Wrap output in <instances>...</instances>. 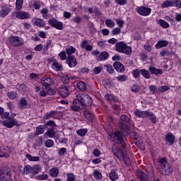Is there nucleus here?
I'll return each instance as SVG.
<instances>
[{"label": "nucleus", "instance_id": "8", "mask_svg": "<svg viewBox=\"0 0 181 181\" xmlns=\"http://www.w3.org/2000/svg\"><path fill=\"white\" fill-rule=\"evenodd\" d=\"M136 11L139 15H141V16H149V15H151V12H152L151 8L145 6L137 7Z\"/></svg>", "mask_w": 181, "mask_h": 181}, {"label": "nucleus", "instance_id": "9", "mask_svg": "<svg viewBox=\"0 0 181 181\" xmlns=\"http://www.w3.org/2000/svg\"><path fill=\"white\" fill-rule=\"evenodd\" d=\"M48 23L49 26H52V28H55V29H58L59 30H63V23L58 21L55 18L49 19Z\"/></svg>", "mask_w": 181, "mask_h": 181}, {"label": "nucleus", "instance_id": "13", "mask_svg": "<svg viewBox=\"0 0 181 181\" xmlns=\"http://www.w3.org/2000/svg\"><path fill=\"white\" fill-rule=\"evenodd\" d=\"M59 93L61 97L66 98V97H69L70 92L69 91V88L66 86V85H62L59 89Z\"/></svg>", "mask_w": 181, "mask_h": 181}, {"label": "nucleus", "instance_id": "22", "mask_svg": "<svg viewBox=\"0 0 181 181\" xmlns=\"http://www.w3.org/2000/svg\"><path fill=\"white\" fill-rule=\"evenodd\" d=\"M161 8H169L170 6H175V0L165 1L160 4Z\"/></svg>", "mask_w": 181, "mask_h": 181}, {"label": "nucleus", "instance_id": "58", "mask_svg": "<svg viewBox=\"0 0 181 181\" xmlns=\"http://www.w3.org/2000/svg\"><path fill=\"white\" fill-rule=\"evenodd\" d=\"M69 81H70V78H69V76H68V75H64V76L62 77V82L64 84H67V83H69Z\"/></svg>", "mask_w": 181, "mask_h": 181}, {"label": "nucleus", "instance_id": "60", "mask_svg": "<svg viewBox=\"0 0 181 181\" xmlns=\"http://www.w3.org/2000/svg\"><path fill=\"white\" fill-rule=\"evenodd\" d=\"M133 76L135 77V78H138L139 76H141V69H134L133 71Z\"/></svg>", "mask_w": 181, "mask_h": 181}, {"label": "nucleus", "instance_id": "33", "mask_svg": "<svg viewBox=\"0 0 181 181\" xmlns=\"http://www.w3.org/2000/svg\"><path fill=\"white\" fill-rule=\"evenodd\" d=\"M49 176H52V177H57V176H59V169L57 168L50 169Z\"/></svg>", "mask_w": 181, "mask_h": 181}, {"label": "nucleus", "instance_id": "51", "mask_svg": "<svg viewBox=\"0 0 181 181\" xmlns=\"http://www.w3.org/2000/svg\"><path fill=\"white\" fill-rule=\"evenodd\" d=\"M77 134L79 135V136H84L86 134H87V129H80L77 130Z\"/></svg>", "mask_w": 181, "mask_h": 181}, {"label": "nucleus", "instance_id": "46", "mask_svg": "<svg viewBox=\"0 0 181 181\" xmlns=\"http://www.w3.org/2000/svg\"><path fill=\"white\" fill-rule=\"evenodd\" d=\"M105 25L108 28H114L115 26V23L111 19H107L105 21Z\"/></svg>", "mask_w": 181, "mask_h": 181}, {"label": "nucleus", "instance_id": "31", "mask_svg": "<svg viewBox=\"0 0 181 181\" xmlns=\"http://www.w3.org/2000/svg\"><path fill=\"white\" fill-rule=\"evenodd\" d=\"M52 68L53 70H54L55 71H62V70L63 69V66H62V64H59V62H54L52 64Z\"/></svg>", "mask_w": 181, "mask_h": 181}, {"label": "nucleus", "instance_id": "57", "mask_svg": "<svg viewBox=\"0 0 181 181\" xmlns=\"http://www.w3.org/2000/svg\"><path fill=\"white\" fill-rule=\"evenodd\" d=\"M118 81H127L128 80V77L125 75H120L116 77Z\"/></svg>", "mask_w": 181, "mask_h": 181}, {"label": "nucleus", "instance_id": "59", "mask_svg": "<svg viewBox=\"0 0 181 181\" xmlns=\"http://www.w3.org/2000/svg\"><path fill=\"white\" fill-rule=\"evenodd\" d=\"M53 145H54V141H53L52 139H49L45 142V146L47 148H52Z\"/></svg>", "mask_w": 181, "mask_h": 181}, {"label": "nucleus", "instance_id": "62", "mask_svg": "<svg viewBox=\"0 0 181 181\" xmlns=\"http://www.w3.org/2000/svg\"><path fill=\"white\" fill-rule=\"evenodd\" d=\"M119 33H121V28H116L112 30V35H119Z\"/></svg>", "mask_w": 181, "mask_h": 181}, {"label": "nucleus", "instance_id": "41", "mask_svg": "<svg viewBox=\"0 0 181 181\" xmlns=\"http://www.w3.org/2000/svg\"><path fill=\"white\" fill-rule=\"evenodd\" d=\"M110 57V54L107 52H103L99 55L100 60H107Z\"/></svg>", "mask_w": 181, "mask_h": 181}, {"label": "nucleus", "instance_id": "52", "mask_svg": "<svg viewBox=\"0 0 181 181\" xmlns=\"http://www.w3.org/2000/svg\"><path fill=\"white\" fill-rule=\"evenodd\" d=\"M66 152H67V149L64 147L61 148L58 150V154L59 156H64L66 155Z\"/></svg>", "mask_w": 181, "mask_h": 181}, {"label": "nucleus", "instance_id": "23", "mask_svg": "<svg viewBox=\"0 0 181 181\" xmlns=\"http://www.w3.org/2000/svg\"><path fill=\"white\" fill-rule=\"evenodd\" d=\"M165 139L168 143V145H173L175 142V136L172 133H168L166 134Z\"/></svg>", "mask_w": 181, "mask_h": 181}, {"label": "nucleus", "instance_id": "11", "mask_svg": "<svg viewBox=\"0 0 181 181\" xmlns=\"http://www.w3.org/2000/svg\"><path fill=\"white\" fill-rule=\"evenodd\" d=\"M8 119L11 122L8 120H4L3 122L4 127H6V128H13V127H18L19 125L17 119H12V117H9Z\"/></svg>", "mask_w": 181, "mask_h": 181}, {"label": "nucleus", "instance_id": "49", "mask_svg": "<svg viewBox=\"0 0 181 181\" xmlns=\"http://www.w3.org/2000/svg\"><path fill=\"white\" fill-rule=\"evenodd\" d=\"M112 107L114 110L115 114H119V106H118V103H115L112 105Z\"/></svg>", "mask_w": 181, "mask_h": 181}, {"label": "nucleus", "instance_id": "1", "mask_svg": "<svg viewBox=\"0 0 181 181\" xmlns=\"http://www.w3.org/2000/svg\"><path fill=\"white\" fill-rule=\"evenodd\" d=\"M119 128L121 129L122 132H126L124 134L125 136L129 135V129H131V120L127 115H123L120 116Z\"/></svg>", "mask_w": 181, "mask_h": 181}, {"label": "nucleus", "instance_id": "26", "mask_svg": "<svg viewBox=\"0 0 181 181\" xmlns=\"http://www.w3.org/2000/svg\"><path fill=\"white\" fill-rule=\"evenodd\" d=\"M134 144L140 148L141 151H145V143H144V140H142V139H139V140L134 141Z\"/></svg>", "mask_w": 181, "mask_h": 181}, {"label": "nucleus", "instance_id": "5", "mask_svg": "<svg viewBox=\"0 0 181 181\" xmlns=\"http://www.w3.org/2000/svg\"><path fill=\"white\" fill-rule=\"evenodd\" d=\"M160 173L161 175L169 176V175L173 173V168H172V165L169 163H164L160 168Z\"/></svg>", "mask_w": 181, "mask_h": 181}, {"label": "nucleus", "instance_id": "45", "mask_svg": "<svg viewBox=\"0 0 181 181\" xmlns=\"http://www.w3.org/2000/svg\"><path fill=\"white\" fill-rule=\"evenodd\" d=\"M84 117L86 118V119H89V121H91L93 118H94V115H93L91 112L88 111H86L84 112Z\"/></svg>", "mask_w": 181, "mask_h": 181}, {"label": "nucleus", "instance_id": "10", "mask_svg": "<svg viewBox=\"0 0 181 181\" xmlns=\"http://www.w3.org/2000/svg\"><path fill=\"white\" fill-rule=\"evenodd\" d=\"M114 139L118 141L119 144L121 145L122 148H126L127 144L124 141V139L122 138V134L119 132V131H116L113 135Z\"/></svg>", "mask_w": 181, "mask_h": 181}, {"label": "nucleus", "instance_id": "56", "mask_svg": "<svg viewBox=\"0 0 181 181\" xmlns=\"http://www.w3.org/2000/svg\"><path fill=\"white\" fill-rule=\"evenodd\" d=\"M148 117L153 124H156V116L153 113L150 112Z\"/></svg>", "mask_w": 181, "mask_h": 181}, {"label": "nucleus", "instance_id": "54", "mask_svg": "<svg viewBox=\"0 0 181 181\" xmlns=\"http://www.w3.org/2000/svg\"><path fill=\"white\" fill-rule=\"evenodd\" d=\"M149 90L151 91V93H153V94H157L158 91H159V89H158V88H156V86L154 85L150 86Z\"/></svg>", "mask_w": 181, "mask_h": 181}, {"label": "nucleus", "instance_id": "18", "mask_svg": "<svg viewBox=\"0 0 181 181\" xmlns=\"http://www.w3.org/2000/svg\"><path fill=\"white\" fill-rule=\"evenodd\" d=\"M105 100H107V101H108V103H110V104L112 105V104H115V103L117 104H119V102H118V100H117V99L115 98V97H114V95H112V94H106L105 95Z\"/></svg>", "mask_w": 181, "mask_h": 181}, {"label": "nucleus", "instance_id": "42", "mask_svg": "<svg viewBox=\"0 0 181 181\" xmlns=\"http://www.w3.org/2000/svg\"><path fill=\"white\" fill-rule=\"evenodd\" d=\"M66 53L68 54V56H71L73 53H76V48L69 47L66 49Z\"/></svg>", "mask_w": 181, "mask_h": 181}, {"label": "nucleus", "instance_id": "30", "mask_svg": "<svg viewBox=\"0 0 181 181\" xmlns=\"http://www.w3.org/2000/svg\"><path fill=\"white\" fill-rule=\"evenodd\" d=\"M148 70L151 74H155L156 76H158V74H162L163 71L162 69H157L154 66H151Z\"/></svg>", "mask_w": 181, "mask_h": 181}, {"label": "nucleus", "instance_id": "32", "mask_svg": "<svg viewBox=\"0 0 181 181\" xmlns=\"http://www.w3.org/2000/svg\"><path fill=\"white\" fill-rule=\"evenodd\" d=\"M28 105V100L25 98H22L18 103L19 108L25 110Z\"/></svg>", "mask_w": 181, "mask_h": 181}, {"label": "nucleus", "instance_id": "2", "mask_svg": "<svg viewBox=\"0 0 181 181\" xmlns=\"http://www.w3.org/2000/svg\"><path fill=\"white\" fill-rule=\"evenodd\" d=\"M116 52L118 53H124L127 56H131L132 54V48L130 46L127 45L125 42H119L115 45Z\"/></svg>", "mask_w": 181, "mask_h": 181}, {"label": "nucleus", "instance_id": "16", "mask_svg": "<svg viewBox=\"0 0 181 181\" xmlns=\"http://www.w3.org/2000/svg\"><path fill=\"white\" fill-rule=\"evenodd\" d=\"M113 67L116 71H118V73H124V71H125V67L124 66V64L119 62H115L113 64Z\"/></svg>", "mask_w": 181, "mask_h": 181}, {"label": "nucleus", "instance_id": "36", "mask_svg": "<svg viewBox=\"0 0 181 181\" xmlns=\"http://www.w3.org/2000/svg\"><path fill=\"white\" fill-rule=\"evenodd\" d=\"M56 114H57V112L54 111V110H52L49 112H47V114L45 115V119H49V118H53V117H54V115H56Z\"/></svg>", "mask_w": 181, "mask_h": 181}, {"label": "nucleus", "instance_id": "34", "mask_svg": "<svg viewBox=\"0 0 181 181\" xmlns=\"http://www.w3.org/2000/svg\"><path fill=\"white\" fill-rule=\"evenodd\" d=\"M25 156L30 162H39V160H40V158L38 156H33L30 154H26Z\"/></svg>", "mask_w": 181, "mask_h": 181}, {"label": "nucleus", "instance_id": "25", "mask_svg": "<svg viewBox=\"0 0 181 181\" xmlns=\"http://www.w3.org/2000/svg\"><path fill=\"white\" fill-rule=\"evenodd\" d=\"M11 12V8L9 7H2L0 11V18H5Z\"/></svg>", "mask_w": 181, "mask_h": 181}, {"label": "nucleus", "instance_id": "35", "mask_svg": "<svg viewBox=\"0 0 181 181\" xmlns=\"http://www.w3.org/2000/svg\"><path fill=\"white\" fill-rule=\"evenodd\" d=\"M93 177L96 180H101V179H103V175L101 174V173L100 171L95 170L93 172Z\"/></svg>", "mask_w": 181, "mask_h": 181}, {"label": "nucleus", "instance_id": "37", "mask_svg": "<svg viewBox=\"0 0 181 181\" xmlns=\"http://www.w3.org/2000/svg\"><path fill=\"white\" fill-rule=\"evenodd\" d=\"M109 177L112 181H115L117 180V179H118V174H117V172H115V170H112L109 175Z\"/></svg>", "mask_w": 181, "mask_h": 181}, {"label": "nucleus", "instance_id": "39", "mask_svg": "<svg viewBox=\"0 0 181 181\" xmlns=\"http://www.w3.org/2000/svg\"><path fill=\"white\" fill-rule=\"evenodd\" d=\"M45 128H47V127H52L51 129H54V128H56V127H57V125L53 120H49V121L47 122V124H45Z\"/></svg>", "mask_w": 181, "mask_h": 181}, {"label": "nucleus", "instance_id": "43", "mask_svg": "<svg viewBox=\"0 0 181 181\" xmlns=\"http://www.w3.org/2000/svg\"><path fill=\"white\" fill-rule=\"evenodd\" d=\"M37 180H47L49 175L47 174H42L36 176Z\"/></svg>", "mask_w": 181, "mask_h": 181}, {"label": "nucleus", "instance_id": "20", "mask_svg": "<svg viewBox=\"0 0 181 181\" xmlns=\"http://www.w3.org/2000/svg\"><path fill=\"white\" fill-rule=\"evenodd\" d=\"M136 175L141 181H148V176L146 175V174L144 172H142V170H138L136 172Z\"/></svg>", "mask_w": 181, "mask_h": 181}, {"label": "nucleus", "instance_id": "19", "mask_svg": "<svg viewBox=\"0 0 181 181\" xmlns=\"http://www.w3.org/2000/svg\"><path fill=\"white\" fill-rule=\"evenodd\" d=\"M16 16L18 19H29L30 15L27 12L18 11L16 13Z\"/></svg>", "mask_w": 181, "mask_h": 181}, {"label": "nucleus", "instance_id": "55", "mask_svg": "<svg viewBox=\"0 0 181 181\" xmlns=\"http://www.w3.org/2000/svg\"><path fill=\"white\" fill-rule=\"evenodd\" d=\"M67 180L66 181H74L76 180V175L73 173L66 174Z\"/></svg>", "mask_w": 181, "mask_h": 181}, {"label": "nucleus", "instance_id": "28", "mask_svg": "<svg viewBox=\"0 0 181 181\" xmlns=\"http://www.w3.org/2000/svg\"><path fill=\"white\" fill-rule=\"evenodd\" d=\"M34 22L35 26H38L39 28H45L46 26V23L40 18H35Z\"/></svg>", "mask_w": 181, "mask_h": 181}, {"label": "nucleus", "instance_id": "63", "mask_svg": "<svg viewBox=\"0 0 181 181\" xmlns=\"http://www.w3.org/2000/svg\"><path fill=\"white\" fill-rule=\"evenodd\" d=\"M8 98H10L11 100H15L16 97V93L15 92H9L8 93Z\"/></svg>", "mask_w": 181, "mask_h": 181}, {"label": "nucleus", "instance_id": "24", "mask_svg": "<svg viewBox=\"0 0 181 181\" xmlns=\"http://www.w3.org/2000/svg\"><path fill=\"white\" fill-rule=\"evenodd\" d=\"M168 45H169V42H168L165 40H162L157 42V44L156 45V49H162V47H166V46H168Z\"/></svg>", "mask_w": 181, "mask_h": 181}, {"label": "nucleus", "instance_id": "53", "mask_svg": "<svg viewBox=\"0 0 181 181\" xmlns=\"http://www.w3.org/2000/svg\"><path fill=\"white\" fill-rule=\"evenodd\" d=\"M23 173L25 175H29V173H32V167H30V165L25 166Z\"/></svg>", "mask_w": 181, "mask_h": 181}, {"label": "nucleus", "instance_id": "17", "mask_svg": "<svg viewBox=\"0 0 181 181\" xmlns=\"http://www.w3.org/2000/svg\"><path fill=\"white\" fill-rule=\"evenodd\" d=\"M56 94V90L53 89H47V90H42L40 93V95L41 97H46V95H54Z\"/></svg>", "mask_w": 181, "mask_h": 181}, {"label": "nucleus", "instance_id": "38", "mask_svg": "<svg viewBox=\"0 0 181 181\" xmlns=\"http://www.w3.org/2000/svg\"><path fill=\"white\" fill-rule=\"evenodd\" d=\"M141 74L144 78H151V74H149V71H146V69H141Z\"/></svg>", "mask_w": 181, "mask_h": 181}, {"label": "nucleus", "instance_id": "7", "mask_svg": "<svg viewBox=\"0 0 181 181\" xmlns=\"http://www.w3.org/2000/svg\"><path fill=\"white\" fill-rule=\"evenodd\" d=\"M41 83L42 84V90L51 89L50 86L54 84V80L52 78H42L41 79Z\"/></svg>", "mask_w": 181, "mask_h": 181}, {"label": "nucleus", "instance_id": "21", "mask_svg": "<svg viewBox=\"0 0 181 181\" xmlns=\"http://www.w3.org/2000/svg\"><path fill=\"white\" fill-rule=\"evenodd\" d=\"M46 136H49V138H54L56 136V132H54V129H47V132L44 134V138H46Z\"/></svg>", "mask_w": 181, "mask_h": 181}, {"label": "nucleus", "instance_id": "15", "mask_svg": "<svg viewBox=\"0 0 181 181\" xmlns=\"http://www.w3.org/2000/svg\"><path fill=\"white\" fill-rule=\"evenodd\" d=\"M66 63L70 68L76 67L77 66V59L74 55H69L66 59Z\"/></svg>", "mask_w": 181, "mask_h": 181}, {"label": "nucleus", "instance_id": "44", "mask_svg": "<svg viewBox=\"0 0 181 181\" xmlns=\"http://www.w3.org/2000/svg\"><path fill=\"white\" fill-rule=\"evenodd\" d=\"M22 5H23V0H16V8L17 11H21V9H22Z\"/></svg>", "mask_w": 181, "mask_h": 181}, {"label": "nucleus", "instance_id": "47", "mask_svg": "<svg viewBox=\"0 0 181 181\" xmlns=\"http://www.w3.org/2000/svg\"><path fill=\"white\" fill-rule=\"evenodd\" d=\"M77 87L80 91H86V83H84V82H78L77 83Z\"/></svg>", "mask_w": 181, "mask_h": 181}, {"label": "nucleus", "instance_id": "27", "mask_svg": "<svg viewBox=\"0 0 181 181\" xmlns=\"http://www.w3.org/2000/svg\"><path fill=\"white\" fill-rule=\"evenodd\" d=\"M46 130V126L44 125H40L36 127V132H35V136H37V135H40L42 134H44L45 131Z\"/></svg>", "mask_w": 181, "mask_h": 181}, {"label": "nucleus", "instance_id": "14", "mask_svg": "<svg viewBox=\"0 0 181 181\" xmlns=\"http://www.w3.org/2000/svg\"><path fill=\"white\" fill-rule=\"evenodd\" d=\"M115 156H116V158H117V159H119V160H122L123 158V160L124 162H127V160H128V157L127 156V153H125V152L122 150H120L119 152L117 153H115L114 151H112Z\"/></svg>", "mask_w": 181, "mask_h": 181}, {"label": "nucleus", "instance_id": "4", "mask_svg": "<svg viewBox=\"0 0 181 181\" xmlns=\"http://www.w3.org/2000/svg\"><path fill=\"white\" fill-rule=\"evenodd\" d=\"M12 177L11 168L6 167L4 170H0V181H9Z\"/></svg>", "mask_w": 181, "mask_h": 181}, {"label": "nucleus", "instance_id": "61", "mask_svg": "<svg viewBox=\"0 0 181 181\" xmlns=\"http://www.w3.org/2000/svg\"><path fill=\"white\" fill-rule=\"evenodd\" d=\"M168 90H169V86H160L158 88L159 93H165V91H168Z\"/></svg>", "mask_w": 181, "mask_h": 181}, {"label": "nucleus", "instance_id": "50", "mask_svg": "<svg viewBox=\"0 0 181 181\" xmlns=\"http://www.w3.org/2000/svg\"><path fill=\"white\" fill-rule=\"evenodd\" d=\"M105 69L107 71V73H110V74L114 73V69L112 68V65L106 64L105 65Z\"/></svg>", "mask_w": 181, "mask_h": 181}, {"label": "nucleus", "instance_id": "3", "mask_svg": "<svg viewBox=\"0 0 181 181\" xmlns=\"http://www.w3.org/2000/svg\"><path fill=\"white\" fill-rule=\"evenodd\" d=\"M69 110L71 111H75V112L80 111V110H84V105H83L80 94H78L76 98L74 99L72 105L70 106Z\"/></svg>", "mask_w": 181, "mask_h": 181}, {"label": "nucleus", "instance_id": "48", "mask_svg": "<svg viewBox=\"0 0 181 181\" xmlns=\"http://www.w3.org/2000/svg\"><path fill=\"white\" fill-rule=\"evenodd\" d=\"M132 137L134 139V142H135V141H139V139H141V138L139 137V134H137L136 132H132L131 133Z\"/></svg>", "mask_w": 181, "mask_h": 181}, {"label": "nucleus", "instance_id": "40", "mask_svg": "<svg viewBox=\"0 0 181 181\" xmlns=\"http://www.w3.org/2000/svg\"><path fill=\"white\" fill-rule=\"evenodd\" d=\"M158 23H159V25L161 26V28H163V29H168V28H169V23L164 20H159Z\"/></svg>", "mask_w": 181, "mask_h": 181}, {"label": "nucleus", "instance_id": "64", "mask_svg": "<svg viewBox=\"0 0 181 181\" xmlns=\"http://www.w3.org/2000/svg\"><path fill=\"white\" fill-rule=\"evenodd\" d=\"M132 91L133 93H139V86H138L137 85H133L132 86Z\"/></svg>", "mask_w": 181, "mask_h": 181}, {"label": "nucleus", "instance_id": "6", "mask_svg": "<svg viewBox=\"0 0 181 181\" xmlns=\"http://www.w3.org/2000/svg\"><path fill=\"white\" fill-rule=\"evenodd\" d=\"M79 96L81 97V100L84 108H86V107L91 106L93 104V99H91L90 95H86L84 93H79Z\"/></svg>", "mask_w": 181, "mask_h": 181}, {"label": "nucleus", "instance_id": "12", "mask_svg": "<svg viewBox=\"0 0 181 181\" xmlns=\"http://www.w3.org/2000/svg\"><path fill=\"white\" fill-rule=\"evenodd\" d=\"M9 42L12 46L19 47L23 45V40L17 36L11 37L9 40Z\"/></svg>", "mask_w": 181, "mask_h": 181}, {"label": "nucleus", "instance_id": "29", "mask_svg": "<svg viewBox=\"0 0 181 181\" xmlns=\"http://www.w3.org/2000/svg\"><path fill=\"white\" fill-rule=\"evenodd\" d=\"M40 172H42V165H40V164L34 165L32 167V173H33L34 175H37V173H39Z\"/></svg>", "mask_w": 181, "mask_h": 181}]
</instances>
